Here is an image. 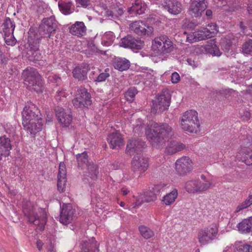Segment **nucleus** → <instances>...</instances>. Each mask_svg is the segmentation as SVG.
I'll use <instances>...</instances> for the list:
<instances>
[{
    "label": "nucleus",
    "mask_w": 252,
    "mask_h": 252,
    "mask_svg": "<svg viewBox=\"0 0 252 252\" xmlns=\"http://www.w3.org/2000/svg\"><path fill=\"white\" fill-rule=\"evenodd\" d=\"M145 134L152 146L156 148L163 147L173 135L171 127L167 124L151 122L145 129Z\"/></svg>",
    "instance_id": "f257e3e1"
},
{
    "label": "nucleus",
    "mask_w": 252,
    "mask_h": 252,
    "mask_svg": "<svg viewBox=\"0 0 252 252\" xmlns=\"http://www.w3.org/2000/svg\"><path fill=\"white\" fill-rule=\"evenodd\" d=\"M23 212L28 218L29 221L35 225H38V228L42 231L46 224L45 211L34 205L27 199L22 201Z\"/></svg>",
    "instance_id": "f03ea898"
},
{
    "label": "nucleus",
    "mask_w": 252,
    "mask_h": 252,
    "mask_svg": "<svg viewBox=\"0 0 252 252\" xmlns=\"http://www.w3.org/2000/svg\"><path fill=\"white\" fill-rule=\"evenodd\" d=\"M33 106L26 105L22 112V124L24 129L31 134L40 131L43 126V120L33 111Z\"/></svg>",
    "instance_id": "7ed1b4c3"
},
{
    "label": "nucleus",
    "mask_w": 252,
    "mask_h": 252,
    "mask_svg": "<svg viewBox=\"0 0 252 252\" xmlns=\"http://www.w3.org/2000/svg\"><path fill=\"white\" fill-rule=\"evenodd\" d=\"M22 77L24 84L29 89L37 93H42L43 83L41 76L36 69L33 67H27L23 70Z\"/></svg>",
    "instance_id": "20e7f679"
},
{
    "label": "nucleus",
    "mask_w": 252,
    "mask_h": 252,
    "mask_svg": "<svg viewBox=\"0 0 252 252\" xmlns=\"http://www.w3.org/2000/svg\"><path fill=\"white\" fill-rule=\"evenodd\" d=\"M180 125L184 130L190 133L197 132L200 126L197 112L192 110L185 112L182 117Z\"/></svg>",
    "instance_id": "39448f33"
},
{
    "label": "nucleus",
    "mask_w": 252,
    "mask_h": 252,
    "mask_svg": "<svg viewBox=\"0 0 252 252\" xmlns=\"http://www.w3.org/2000/svg\"><path fill=\"white\" fill-rule=\"evenodd\" d=\"M152 47L158 54L169 53L174 48L172 42L165 35L156 37L152 42Z\"/></svg>",
    "instance_id": "423d86ee"
},
{
    "label": "nucleus",
    "mask_w": 252,
    "mask_h": 252,
    "mask_svg": "<svg viewBox=\"0 0 252 252\" xmlns=\"http://www.w3.org/2000/svg\"><path fill=\"white\" fill-rule=\"evenodd\" d=\"M170 95L167 91H162L153 101L152 112L156 113L167 109L170 105Z\"/></svg>",
    "instance_id": "0eeeda50"
},
{
    "label": "nucleus",
    "mask_w": 252,
    "mask_h": 252,
    "mask_svg": "<svg viewBox=\"0 0 252 252\" xmlns=\"http://www.w3.org/2000/svg\"><path fill=\"white\" fill-rule=\"evenodd\" d=\"M72 103L76 107H87L92 103L90 94L84 88H78L72 100Z\"/></svg>",
    "instance_id": "6e6552de"
},
{
    "label": "nucleus",
    "mask_w": 252,
    "mask_h": 252,
    "mask_svg": "<svg viewBox=\"0 0 252 252\" xmlns=\"http://www.w3.org/2000/svg\"><path fill=\"white\" fill-rule=\"evenodd\" d=\"M218 233L217 227L213 225L200 229L198 233L197 239L199 243L205 245L213 241L216 237Z\"/></svg>",
    "instance_id": "1a4fd4ad"
},
{
    "label": "nucleus",
    "mask_w": 252,
    "mask_h": 252,
    "mask_svg": "<svg viewBox=\"0 0 252 252\" xmlns=\"http://www.w3.org/2000/svg\"><path fill=\"white\" fill-rule=\"evenodd\" d=\"M76 158L78 167L82 169L87 168L89 170V175L91 178H95L98 172V169L95 165L88 162L87 154L86 152L79 154L76 155Z\"/></svg>",
    "instance_id": "9d476101"
},
{
    "label": "nucleus",
    "mask_w": 252,
    "mask_h": 252,
    "mask_svg": "<svg viewBox=\"0 0 252 252\" xmlns=\"http://www.w3.org/2000/svg\"><path fill=\"white\" fill-rule=\"evenodd\" d=\"M207 7V2L205 0H190L188 12L192 17H200Z\"/></svg>",
    "instance_id": "9b49d317"
},
{
    "label": "nucleus",
    "mask_w": 252,
    "mask_h": 252,
    "mask_svg": "<svg viewBox=\"0 0 252 252\" xmlns=\"http://www.w3.org/2000/svg\"><path fill=\"white\" fill-rule=\"evenodd\" d=\"M57 28V24L54 17L45 18L42 21L39 28L40 33L45 37H50L53 32Z\"/></svg>",
    "instance_id": "f8f14e48"
},
{
    "label": "nucleus",
    "mask_w": 252,
    "mask_h": 252,
    "mask_svg": "<svg viewBox=\"0 0 252 252\" xmlns=\"http://www.w3.org/2000/svg\"><path fill=\"white\" fill-rule=\"evenodd\" d=\"M131 31L139 35H150L153 31L151 26H147L142 21H135L129 25Z\"/></svg>",
    "instance_id": "ddd939ff"
},
{
    "label": "nucleus",
    "mask_w": 252,
    "mask_h": 252,
    "mask_svg": "<svg viewBox=\"0 0 252 252\" xmlns=\"http://www.w3.org/2000/svg\"><path fill=\"white\" fill-rule=\"evenodd\" d=\"M75 210L70 204H63L60 214V221L66 225L71 222L75 217Z\"/></svg>",
    "instance_id": "4468645a"
},
{
    "label": "nucleus",
    "mask_w": 252,
    "mask_h": 252,
    "mask_svg": "<svg viewBox=\"0 0 252 252\" xmlns=\"http://www.w3.org/2000/svg\"><path fill=\"white\" fill-rule=\"evenodd\" d=\"M176 170L181 175L190 172L192 169L191 159L188 157H183L178 159L175 163Z\"/></svg>",
    "instance_id": "2eb2a0df"
},
{
    "label": "nucleus",
    "mask_w": 252,
    "mask_h": 252,
    "mask_svg": "<svg viewBox=\"0 0 252 252\" xmlns=\"http://www.w3.org/2000/svg\"><path fill=\"white\" fill-rule=\"evenodd\" d=\"M56 115L60 124L64 127L68 126L72 120L71 112L69 110H65L62 107H57L55 109Z\"/></svg>",
    "instance_id": "dca6fc26"
},
{
    "label": "nucleus",
    "mask_w": 252,
    "mask_h": 252,
    "mask_svg": "<svg viewBox=\"0 0 252 252\" xmlns=\"http://www.w3.org/2000/svg\"><path fill=\"white\" fill-rule=\"evenodd\" d=\"M149 167L147 158L141 156H135L132 161V168L134 171L145 172Z\"/></svg>",
    "instance_id": "f3484780"
},
{
    "label": "nucleus",
    "mask_w": 252,
    "mask_h": 252,
    "mask_svg": "<svg viewBox=\"0 0 252 252\" xmlns=\"http://www.w3.org/2000/svg\"><path fill=\"white\" fill-rule=\"evenodd\" d=\"M163 6L169 13L175 15L180 14L183 9L182 3L178 0H165Z\"/></svg>",
    "instance_id": "a211bd4d"
},
{
    "label": "nucleus",
    "mask_w": 252,
    "mask_h": 252,
    "mask_svg": "<svg viewBox=\"0 0 252 252\" xmlns=\"http://www.w3.org/2000/svg\"><path fill=\"white\" fill-rule=\"evenodd\" d=\"M11 149L12 145L10 139L5 136L0 137V161L2 157H6L9 155Z\"/></svg>",
    "instance_id": "6ab92c4d"
},
{
    "label": "nucleus",
    "mask_w": 252,
    "mask_h": 252,
    "mask_svg": "<svg viewBox=\"0 0 252 252\" xmlns=\"http://www.w3.org/2000/svg\"><path fill=\"white\" fill-rule=\"evenodd\" d=\"M81 252H98V244L94 237L84 240L80 245Z\"/></svg>",
    "instance_id": "aec40b11"
},
{
    "label": "nucleus",
    "mask_w": 252,
    "mask_h": 252,
    "mask_svg": "<svg viewBox=\"0 0 252 252\" xmlns=\"http://www.w3.org/2000/svg\"><path fill=\"white\" fill-rule=\"evenodd\" d=\"M208 37L203 28L200 30L187 34L186 41L190 43L198 42L208 39Z\"/></svg>",
    "instance_id": "412c9836"
},
{
    "label": "nucleus",
    "mask_w": 252,
    "mask_h": 252,
    "mask_svg": "<svg viewBox=\"0 0 252 252\" xmlns=\"http://www.w3.org/2000/svg\"><path fill=\"white\" fill-rule=\"evenodd\" d=\"M132 6L128 9V12L131 14H141L146 9V4L142 0H131Z\"/></svg>",
    "instance_id": "4be33fe9"
},
{
    "label": "nucleus",
    "mask_w": 252,
    "mask_h": 252,
    "mask_svg": "<svg viewBox=\"0 0 252 252\" xmlns=\"http://www.w3.org/2000/svg\"><path fill=\"white\" fill-rule=\"evenodd\" d=\"M238 160L245 163L247 165L252 166V151L246 148H242L237 154Z\"/></svg>",
    "instance_id": "5701e85b"
},
{
    "label": "nucleus",
    "mask_w": 252,
    "mask_h": 252,
    "mask_svg": "<svg viewBox=\"0 0 252 252\" xmlns=\"http://www.w3.org/2000/svg\"><path fill=\"white\" fill-rule=\"evenodd\" d=\"M107 141L111 148L120 147L124 145L123 138L122 135L118 132L110 134L107 137Z\"/></svg>",
    "instance_id": "b1692460"
},
{
    "label": "nucleus",
    "mask_w": 252,
    "mask_h": 252,
    "mask_svg": "<svg viewBox=\"0 0 252 252\" xmlns=\"http://www.w3.org/2000/svg\"><path fill=\"white\" fill-rule=\"evenodd\" d=\"M185 147V145L182 143L176 141L171 140L168 143L165 148V152L168 155H172L183 150Z\"/></svg>",
    "instance_id": "393cba45"
},
{
    "label": "nucleus",
    "mask_w": 252,
    "mask_h": 252,
    "mask_svg": "<svg viewBox=\"0 0 252 252\" xmlns=\"http://www.w3.org/2000/svg\"><path fill=\"white\" fill-rule=\"evenodd\" d=\"M86 28L83 22L77 21L69 28V32L77 36H82L85 34Z\"/></svg>",
    "instance_id": "a878e982"
},
{
    "label": "nucleus",
    "mask_w": 252,
    "mask_h": 252,
    "mask_svg": "<svg viewBox=\"0 0 252 252\" xmlns=\"http://www.w3.org/2000/svg\"><path fill=\"white\" fill-rule=\"evenodd\" d=\"M145 146V143L137 140H129L126 146V151L129 154H133L136 152H138L141 148Z\"/></svg>",
    "instance_id": "bb28decb"
},
{
    "label": "nucleus",
    "mask_w": 252,
    "mask_h": 252,
    "mask_svg": "<svg viewBox=\"0 0 252 252\" xmlns=\"http://www.w3.org/2000/svg\"><path fill=\"white\" fill-rule=\"evenodd\" d=\"M114 67L119 71L127 70L130 66V62L125 58H116L113 62Z\"/></svg>",
    "instance_id": "cd10ccee"
},
{
    "label": "nucleus",
    "mask_w": 252,
    "mask_h": 252,
    "mask_svg": "<svg viewBox=\"0 0 252 252\" xmlns=\"http://www.w3.org/2000/svg\"><path fill=\"white\" fill-rule=\"evenodd\" d=\"M238 230L242 233L252 232V217L244 219L238 224Z\"/></svg>",
    "instance_id": "c85d7f7f"
},
{
    "label": "nucleus",
    "mask_w": 252,
    "mask_h": 252,
    "mask_svg": "<svg viewBox=\"0 0 252 252\" xmlns=\"http://www.w3.org/2000/svg\"><path fill=\"white\" fill-rule=\"evenodd\" d=\"M204 49L206 52L213 56L220 57L221 55V52L214 40H211L207 41L204 46Z\"/></svg>",
    "instance_id": "c756f323"
},
{
    "label": "nucleus",
    "mask_w": 252,
    "mask_h": 252,
    "mask_svg": "<svg viewBox=\"0 0 252 252\" xmlns=\"http://www.w3.org/2000/svg\"><path fill=\"white\" fill-rule=\"evenodd\" d=\"M72 73L75 79L84 80L87 78V69L83 66H77L73 70Z\"/></svg>",
    "instance_id": "7c9ffc66"
},
{
    "label": "nucleus",
    "mask_w": 252,
    "mask_h": 252,
    "mask_svg": "<svg viewBox=\"0 0 252 252\" xmlns=\"http://www.w3.org/2000/svg\"><path fill=\"white\" fill-rule=\"evenodd\" d=\"M178 196V191L176 189H174L170 192L164 195L161 201L165 205H170L173 204Z\"/></svg>",
    "instance_id": "2f4dec72"
},
{
    "label": "nucleus",
    "mask_w": 252,
    "mask_h": 252,
    "mask_svg": "<svg viewBox=\"0 0 252 252\" xmlns=\"http://www.w3.org/2000/svg\"><path fill=\"white\" fill-rule=\"evenodd\" d=\"M2 33L3 34H9L13 33L15 24L14 22L9 18H6L2 25Z\"/></svg>",
    "instance_id": "473e14b6"
},
{
    "label": "nucleus",
    "mask_w": 252,
    "mask_h": 252,
    "mask_svg": "<svg viewBox=\"0 0 252 252\" xmlns=\"http://www.w3.org/2000/svg\"><path fill=\"white\" fill-rule=\"evenodd\" d=\"M58 5L60 11L64 15L70 14L74 11L71 1L59 2Z\"/></svg>",
    "instance_id": "72a5a7b5"
},
{
    "label": "nucleus",
    "mask_w": 252,
    "mask_h": 252,
    "mask_svg": "<svg viewBox=\"0 0 252 252\" xmlns=\"http://www.w3.org/2000/svg\"><path fill=\"white\" fill-rule=\"evenodd\" d=\"M115 39V36L113 32H106L102 37L101 43L103 46H109L111 45Z\"/></svg>",
    "instance_id": "f704fd0d"
},
{
    "label": "nucleus",
    "mask_w": 252,
    "mask_h": 252,
    "mask_svg": "<svg viewBox=\"0 0 252 252\" xmlns=\"http://www.w3.org/2000/svg\"><path fill=\"white\" fill-rule=\"evenodd\" d=\"M234 247L235 249V252H252V246L243 244L241 242H236Z\"/></svg>",
    "instance_id": "c9c22d12"
},
{
    "label": "nucleus",
    "mask_w": 252,
    "mask_h": 252,
    "mask_svg": "<svg viewBox=\"0 0 252 252\" xmlns=\"http://www.w3.org/2000/svg\"><path fill=\"white\" fill-rule=\"evenodd\" d=\"M208 38L213 37L218 32V27L215 23L208 24L206 28H203Z\"/></svg>",
    "instance_id": "e433bc0d"
},
{
    "label": "nucleus",
    "mask_w": 252,
    "mask_h": 252,
    "mask_svg": "<svg viewBox=\"0 0 252 252\" xmlns=\"http://www.w3.org/2000/svg\"><path fill=\"white\" fill-rule=\"evenodd\" d=\"M198 181V180H191L187 182L185 186L186 190L189 193L199 192Z\"/></svg>",
    "instance_id": "4c0bfd02"
},
{
    "label": "nucleus",
    "mask_w": 252,
    "mask_h": 252,
    "mask_svg": "<svg viewBox=\"0 0 252 252\" xmlns=\"http://www.w3.org/2000/svg\"><path fill=\"white\" fill-rule=\"evenodd\" d=\"M139 230L142 236L146 239H150L154 235V232L145 225L140 226Z\"/></svg>",
    "instance_id": "58836bf2"
},
{
    "label": "nucleus",
    "mask_w": 252,
    "mask_h": 252,
    "mask_svg": "<svg viewBox=\"0 0 252 252\" xmlns=\"http://www.w3.org/2000/svg\"><path fill=\"white\" fill-rule=\"evenodd\" d=\"M198 25V22L195 20H190L186 18L182 21V27L185 29L192 30Z\"/></svg>",
    "instance_id": "ea45409f"
},
{
    "label": "nucleus",
    "mask_w": 252,
    "mask_h": 252,
    "mask_svg": "<svg viewBox=\"0 0 252 252\" xmlns=\"http://www.w3.org/2000/svg\"><path fill=\"white\" fill-rule=\"evenodd\" d=\"M32 56V59L34 61L40 60L42 58V55L41 51L38 49V46L36 45L32 47L31 46V50L30 51Z\"/></svg>",
    "instance_id": "a19ab883"
},
{
    "label": "nucleus",
    "mask_w": 252,
    "mask_h": 252,
    "mask_svg": "<svg viewBox=\"0 0 252 252\" xmlns=\"http://www.w3.org/2000/svg\"><path fill=\"white\" fill-rule=\"evenodd\" d=\"M252 204V195H249L245 201L240 204L236 208L235 213H238L246 209Z\"/></svg>",
    "instance_id": "79ce46f5"
},
{
    "label": "nucleus",
    "mask_w": 252,
    "mask_h": 252,
    "mask_svg": "<svg viewBox=\"0 0 252 252\" xmlns=\"http://www.w3.org/2000/svg\"><path fill=\"white\" fill-rule=\"evenodd\" d=\"M242 52L245 54L252 55V39H249L243 45Z\"/></svg>",
    "instance_id": "37998d69"
},
{
    "label": "nucleus",
    "mask_w": 252,
    "mask_h": 252,
    "mask_svg": "<svg viewBox=\"0 0 252 252\" xmlns=\"http://www.w3.org/2000/svg\"><path fill=\"white\" fill-rule=\"evenodd\" d=\"M212 185V183L210 181H205V182H201L198 180V191L202 192L209 189Z\"/></svg>",
    "instance_id": "c03bdc74"
},
{
    "label": "nucleus",
    "mask_w": 252,
    "mask_h": 252,
    "mask_svg": "<svg viewBox=\"0 0 252 252\" xmlns=\"http://www.w3.org/2000/svg\"><path fill=\"white\" fill-rule=\"evenodd\" d=\"M137 93V91L135 88H130L126 92L125 97L127 101H132Z\"/></svg>",
    "instance_id": "a18cd8bd"
},
{
    "label": "nucleus",
    "mask_w": 252,
    "mask_h": 252,
    "mask_svg": "<svg viewBox=\"0 0 252 252\" xmlns=\"http://www.w3.org/2000/svg\"><path fill=\"white\" fill-rule=\"evenodd\" d=\"M232 41L230 40L229 37L222 39L220 42L221 47L225 51H229L231 46L232 45Z\"/></svg>",
    "instance_id": "49530a36"
},
{
    "label": "nucleus",
    "mask_w": 252,
    "mask_h": 252,
    "mask_svg": "<svg viewBox=\"0 0 252 252\" xmlns=\"http://www.w3.org/2000/svg\"><path fill=\"white\" fill-rule=\"evenodd\" d=\"M66 183V178L58 177L57 188L58 190L63 192L65 190Z\"/></svg>",
    "instance_id": "de8ad7c7"
},
{
    "label": "nucleus",
    "mask_w": 252,
    "mask_h": 252,
    "mask_svg": "<svg viewBox=\"0 0 252 252\" xmlns=\"http://www.w3.org/2000/svg\"><path fill=\"white\" fill-rule=\"evenodd\" d=\"M5 43L8 45L13 46L16 43V39L13 35V33L3 34Z\"/></svg>",
    "instance_id": "09e8293b"
},
{
    "label": "nucleus",
    "mask_w": 252,
    "mask_h": 252,
    "mask_svg": "<svg viewBox=\"0 0 252 252\" xmlns=\"http://www.w3.org/2000/svg\"><path fill=\"white\" fill-rule=\"evenodd\" d=\"M144 46V43L140 40L136 39L132 37V41H131V44L130 49L132 50H139L141 49Z\"/></svg>",
    "instance_id": "8fccbe9b"
},
{
    "label": "nucleus",
    "mask_w": 252,
    "mask_h": 252,
    "mask_svg": "<svg viewBox=\"0 0 252 252\" xmlns=\"http://www.w3.org/2000/svg\"><path fill=\"white\" fill-rule=\"evenodd\" d=\"M156 199L157 196L151 190L146 192L144 194V200L145 202H152L156 200Z\"/></svg>",
    "instance_id": "3c124183"
},
{
    "label": "nucleus",
    "mask_w": 252,
    "mask_h": 252,
    "mask_svg": "<svg viewBox=\"0 0 252 252\" xmlns=\"http://www.w3.org/2000/svg\"><path fill=\"white\" fill-rule=\"evenodd\" d=\"M131 41H132V37L131 36H127L122 39L120 46L125 48H130Z\"/></svg>",
    "instance_id": "603ef678"
},
{
    "label": "nucleus",
    "mask_w": 252,
    "mask_h": 252,
    "mask_svg": "<svg viewBox=\"0 0 252 252\" xmlns=\"http://www.w3.org/2000/svg\"><path fill=\"white\" fill-rule=\"evenodd\" d=\"M66 170L65 165L63 162H61L59 164L58 177L66 178Z\"/></svg>",
    "instance_id": "864d4df0"
},
{
    "label": "nucleus",
    "mask_w": 252,
    "mask_h": 252,
    "mask_svg": "<svg viewBox=\"0 0 252 252\" xmlns=\"http://www.w3.org/2000/svg\"><path fill=\"white\" fill-rule=\"evenodd\" d=\"M165 186L163 184H159L154 185L152 188L151 190L154 193L155 195L157 196L161 191H164Z\"/></svg>",
    "instance_id": "5fc2aeb1"
},
{
    "label": "nucleus",
    "mask_w": 252,
    "mask_h": 252,
    "mask_svg": "<svg viewBox=\"0 0 252 252\" xmlns=\"http://www.w3.org/2000/svg\"><path fill=\"white\" fill-rule=\"evenodd\" d=\"M48 81L51 83H54L58 85L61 82V78L55 74L50 75L48 78Z\"/></svg>",
    "instance_id": "6e6d98bb"
},
{
    "label": "nucleus",
    "mask_w": 252,
    "mask_h": 252,
    "mask_svg": "<svg viewBox=\"0 0 252 252\" xmlns=\"http://www.w3.org/2000/svg\"><path fill=\"white\" fill-rule=\"evenodd\" d=\"M109 76V74L107 72V69H106L105 72L101 73L98 76L96 81L99 82L104 81Z\"/></svg>",
    "instance_id": "4d7b16f0"
},
{
    "label": "nucleus",
    "mask_w": 252,
    "mask_h": 252,
    "mask_svg": "<svg viewBox=\"0 0 252 252\" xmlns=\"http://www.w3.org/2000/svg\"><path fill=\"white\" fill-rule=\"evenodd\" d=\"M57 94L56 96V98L57 99H61V97H65L66 96V95L67 94V92H66V90L63 89H61L60 90H59L58 92H57Z\"/></svg>",
    "instance_id": "13d9d810"
},
{
    "label": "nucleus",
    "mask_w": 252,
    "mask_h": 252,
    "mask_svg": "<svg viewBox=\"0 0 252 252\" xmlns=\"http://www.w3.org/2000/svg\"><path fill=\"white\" fill-rule=\"evenodd\" d=\"M180 80V76L179 74L176 72H173L171 76V81L172 83L176 84L179 82Z\"/></svg>",
    "instance_id": "bf43d9fd"
},
{
    "label": "nucleus",
    "mask_w": 252,
    "mask_h": 252,
    "mask_svg": "<svg viewBox=\"0 0 252 252\" xmlns=\"http://www.w3.org/2000/svg\"><path fill=\"white\" fill-rule=\"evenodd\" d=\"M76 3L83 7H87L90 3V0H75Z\"/></svg>",
    "instance_id": "052dcab7"
},
{
    "label": "nucleus",
    "mask_w": 252,
    "mask_h": 252,
    "mask_svg": "<svg viewBox=\"0 0 252 252\" xmlns=\"http://www.w3.org/2000/svg\"><path fill=\"white\" fill-rule=\"evenodd\" d=\"M251 117V113L249 111H245L244 112L243 115L242 116L243 120L247 121L250 119Z\"/></svg>",
    "instance_id": "680f3d73"
},
{
    "label": "nucleus",
    "mask_w": 252,
    "mask_h": 252,
    "mask_svg": "<svg viewBox=\"0 0 252 252\" xmlns=\"http://www.w3.org/2000/svg\"><path fill=\"white\" fill-rule=\"evenodd\" d=\"M142 128H143V126H142L141 124H140V125H137L136 126H135L134 127L133 130L135 133H139V132H140L142 131Z\"/></svg>",
    "instance_id": "e2e57ef3"
},
{
    "label": "nucleus",
    "mask_w": 252,
    "mask_h": 252,
    "mask_svg": "<svg viewBox=\"0 0 252 252\" xmlns=\"http://www.w3.org/2000/svg\"><path fill=\"white\" fill-rule=\"evenodd\" d=\"M187 62H188V64L190 66H192L193 67H196V66H197L196 63H195L194 61L192 60L191 59H188L187 60Z\"/></svg>",
    "instance_id": "0e129e2a"
},
{
    "label": "nucleus",
    "mask_w": 252,
    "mask_h": 252,
    "mask_svg": "<svg viewBox=\"0 0 252 252\" xmlns=\"http://www.w3.org/2000/svg\"><path fill=\"white\" fill-rule=\"evenodd\" d=\"M206 16L208 19H211L213 16V12L211 10L207 9L205 13Z\"/></svg>",
    "instance_id": "69168bd1"
},
{
    "label": "nucleus",
    "mask_w": 252,
    "mask_h": 252,
    "mask_svg": "<svg viewBox=\"0 0 252 252\" xmlns=\"http://www.w3.org/2000/svg\"><path fill=\"white\" fill-rule=\"evenodd\" d=\"M144 77H145L147 79L152 80L153 79L154 75H152L150 73H147L143 75Z\"/></svg>",
    "instance_id": "338daca9"
},
{
    "label": "nucleus",
    "mask_w": 252,
    "mask_h": 252,
    "mask_svg": "<svg viewBox=\"0 0 252 252\" xmlns=\"http://www.w3.org/2000/svg\"><path fill=\"white\" fill-rule=\"evenodd\" d=\"M105 15L108 17L113 18L114 17V13L113 11L110 10H108L105 12Z\"/></svg>",
    "instance_id": "774afa93"
}]
</instances>
